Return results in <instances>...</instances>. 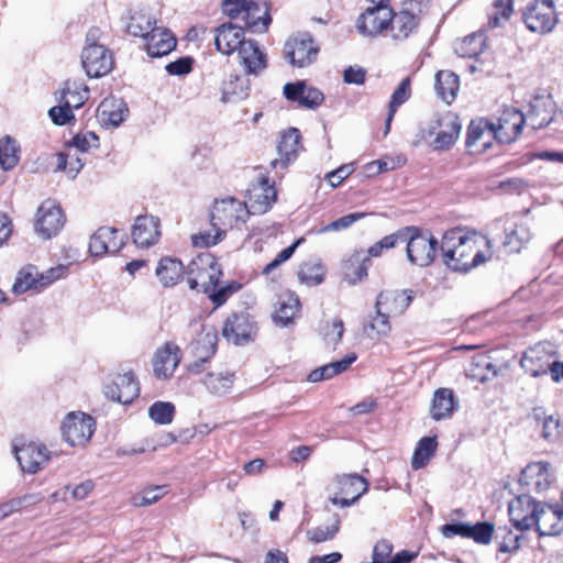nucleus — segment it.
I'll use <instances>...</instances> for the list:
<instances>
[{
	"label": "nucleus",
	"instance_id": "1",
	"mask_svg": "<svg viewBox=\"0 0 563 563\" xmlns=\"http://www.w3.org/2000/svg\"><path fill=\"white\" fill-rule=\"evenodd\" d=\"M440 247L444 265L457 273H467L493 256L490 241L486 236L462 228L446 231Z\"/></svg>",
	"mask_w": 563,
	"mask_h": 563
},
{
	"label": "nucleus",
	"instance_id": "2",
	"mask_svg": "<svg viewBox=\"0 0 563 563\" xmlns=\"http://www.w3.org/2000/svg\"><path fill=\"white\" fill-rule=\"evenodd\" d=\"M222 9L230 19L242 20L253 33L265 32L272 21L265 0H223Z\"/></svg>",
	"mask_w": 563,
	"mask_h": 563
},
{
	"label": "nucleus",
	"instance_id": "3",
	"mask_svg": "<svg viewBox=\"0 0 563 563\" xmlns=\"http://www.w3.org/2000/svg\"><path fill=\"white\" fill-rule=\"evenodd\" d=\"M102 32L92 27L86 35V45L81 53V64L86 74L91 78L108 75L113 68V56L104 44L100 43Z\"/></svg>",
	"mask_w": 563,
	"mask_h": 563
},
{
	"label": "nucleus",
	"instance_id": "4",
	"mask_svg": "<svg viewBox=\"0 0 563 563\" xmlns=\"http://www.w3.org/2000/svg\"><path fill=\"white\" fill-rule=\"evenodd\" d=\"M431 0H404L399 12L390 9L387 31L394 40L407 38L418 26L420 19L428 13Z\"/></svg>",
	"mask_w": 563,
	"mask_h": 563
},
{
	"label": "nucleus",
	"instance_id": "5",
	"mask_svg": "<svg viewBox=\"0 0 563 563\" xmlns=\"http://www.w3.org/2000/svg\"><path fill=\"white\" fill-rule=\"evenodd\" d=\"M368 482L358 474L336 475L327 486L329 501L341 508L355 504L368 490Z\"/></svg>",
	"mask_w": 563,
	"mask_h": 563
},
{
	"label": "nucleus",
	"instance_id": "6",
	"mask_svg": "<svg viewBox=\"0 0 563 563\" xmlns=\"http://www.w3.org/2000/svg\"><path fill=\"white\" fill-rule=\"evenodd\" d=\"M400 231H409L400 238V242H406L407 257L409 262L419 267L431 265L435 258L439 242L428 232H422L415 227H407Z\"/></svg>",
	"mask_w": 563,
	"mask_h": 563
},
{
	"label": "nucleus",
	"instance_id": "7",
	"mask_svg": "<svg viewBox=\"0 0 563 563\" xmlns=\"http://www.w3.org/2000/svg\"><path fill=\"white\" fill-rule=\"evenodd\" d=\"M185 275L190 289L200 286L205 292H209L218 286L222 273L210 253H201L190 261Z\"/></svg>",
	"mask_w": 563,
	"mask_h": 563
},
{
	"label": "nucleus",
	"instance_id": "8",
	"mask_svg": "<svg viewBox=\"0 0 563 563\" xmlns=\"http://www.w3.org/2000/svg\"><path fill=\"white\" fill-rule=\"evenodd\" d=\"M189 327L195 331L198 329L200 331L191 343L192 353L197 360L189 364L188 369L192 374H200L203 371V365L217 351L218 334L213 327L200 324L197 320H192Z\"/></svg>",
	"mask_w": 563,
	"mask_h": 563
},
{
	"label": "nucleus",
	"instance_id": "9",
	"mask_svg": "<svg viewBox=\"0 0 563 563\" xmlns=\"http://www.w3.org/2000/svg\"><path fill=\"white\" fill-rule=\"evenodd\" d=\"M249 213L247 206L235 198L216 200L210 214L211 227L227 234L229 229L244 223Z\"/></svg>",
	"mask_w": 563,
	"mask_h": 563
},
{
	"label": "nucleus",
	"instance_id": "10",
	"mask_svg": "<svg viewBox=\"0 0 563 563\" xmlns=\"http://www.w3.org/2000/svg\"><path fill=\"white\" fill-rule=\"evenodd\" d=\"M95 429V419L82 411L68 412L60 427L63 440L71 446L85 445L91 439Z\"/></svg>",
	"mask_w": 563,
	"mask_h": 563
},
{
	"label": "nucleus",
	"instance_id": "11",
	"mask_svg": "<svg viewBox=\"0 0 563 563\" xmlns=\"http://www.w3.org/2000/svg\"><path fill=\"white\" fill-rule=\"evenodd\" d=\"M522 19L530 31L540 34L551 32L559 21L552 0L531 2L523 11Z\"/></svg>",
	"mask_w": 563,
	"mask_h": 563
},
{
	"label": "nucleus",
	"instance_id": "12",
	"mask_svg": "<svg viewBox=\"0 0 563 563\" xmlns=\"http://www.w3.org/2000/svg\"><path fill=\"white\" fill-rule=\"evenodd\" d=\"M554 358V346L550 342H540L523 353L520 366L531 376L539 377L549 373Z\"/></svg>",
	"mask_w": 563,
	"mask_h": 563
},
{
	"label": "nucleus",
	"instance_id": "13",
	"mask_svg": "<svg viewBox=\"0 0 563 563\" xmlns=\"http://www.w3.org/2000/svg\"><path fill=\"white\" fill-rule=\"evenodd\" d=\"M499 142L496 124L487 119L472 120L467 128L466 147L472 154H481Z\"/></svg>",
	"mask_w": 563,
	"mask_h": 563
},
{
	"label": "nucleus",
	"instance_id": "14",
	"mask_svg": "<svg viewBox=\"0 0 563 563\" xmlns=\"http://www.w3.org/2000/svg\"><path fill=\"white\" fill-rule=\"evenodd\" d=\"M460 132L461 124L449 115L431 122L429 128L422 131L426 140L434 136L430 144L435 151L449 150L457 140Z\"/></svg>",
	"mask_w": 563,
	"mask_h": 563
},
{
	"label": "nucleus",
	"instance_id": "15",
	"mask_svg": "<svg viewBox=\"0 0 563 563\" xmlns=\"http://www.w3.org/2000/svg\"><path fill=\"white\" fill-rule=\"evenodd\" d=\"M256 323L249 313H232L222 328L223 338L235 345H243L254 340Z\"/></svg>",
	"mask_w": 563,
	"mask_h": 563
},
{
	"label": "nucleus",
	"instance_id": "16",
	"mask_svg": "<svg viewBox=\"0 0 563 563\" xmlns=\"http://www.w3.org/2000/svg\"><path fill=\"white\" fill-rule=\"evenodd\" d=\"M65 216L55 201H44L36 211L35 232L47 240L56 235L64 227Z\"/></svg>",
	"mask_w": 563,
	"mask_h": 563
},
{
	"label": "nucleus",
	"instance_id": "17",
	"mask_svg": "<svg viewBox=\"0 0 563 563\" xmlns=\"http://www.w3.org/2000/svg\"><path fill=\"white\" fill-rule=\"evenodd\" d=\"M319 48L308 33L298 34L285 44V57L294 66L306 67L316 60Z\"/></svg>",
	"mask_w": 563,
	"mask_h": 563
},
{
	"label": "nucleus",
	"instance_id": "18",
	"mask_svg": "<svg viewBox=\"0 0 563 563\" xmlns=\"http://www.w3.org/2000/svg\"><path fill=\"white\" fill-rule=\"evenodd\" d=\"M104 396L123 405L131 404L140 394L139 383L133 373L117 375L103 386Z\"/></svg>",
	"mask_w": 563,
	"mask_h": 563
},
{
	"label": "nucleus",
	"instance_id": "19",
	"mask_svg": "<svg viewBox=\"0 0 563 563\" xmlns=\"http://www.w3.org/2000/svg\"><path fill=\"white\" fill-rule=\"evenodd\" d=\"M389 20L388 5L369 7L358 16L356 27L362 35L372 37L387 32Z\"/></svg>",
	"mask_w": 563,
	"mask_h": 563
},
{
	"label": "nucleus",
	"instance_id": "20",
	"mask_svg": "<svg viewBox=\"0 0 563 563\" xmlns=\"http://www.w3.org/2000/svg\"><path fill=\"white\" fill-rule=\"evenodd\" d=\"M540 504L523 495L512 499L508 506L510 521L520 531L529 530L534 525Z\"/></svg>",
	"mask_w": 563,
	"mask_h": 563
},
{
	"label": "nucleus",
	"instance_id": "21",
	"mask_svg": "<svg viewBox=\"0 0 563 563\" xmlns=\"http://www.w3.org/2000/svg\"><path fill=\"white\" fill-rule=\"evenodd\" d=\"M181 360V352L179 346L174 342H166L154 354L153 371L157 378H170L179 362Z\"/></svg>",
	"mask_w": 563,
	"mask_h": 563
},
{
	"label": "nucleus",
	"instance_id": "22",
	"mask_svg": "<svg viewBox=\"0 0 563 563\" xmlns=\"http://www.w3.org/2000/svg\"><path fill=\"white\" fill-rule=\"evenodd\" d=\"M16 460L23 472L34 474L44 467L51 459L48 449L41 443L30 442L15 448Z\"/></svg>",
	"mask_w": 563,
	"mask_h": 563
},
{
	"label": "nucleus",
	"instance_id": "23",
	"mask_svg": "<svg viewBox=\"0 0 563 563\" xmlns=\"http://www.w3.org/2000/svg\"><path fill=\"white\" fill-rule=\"evenodd\" d=\"M133 242L142 249L155 245L161 239V221L151 214L139 216L132 229Z\"/></svg>",
	"mask_w": 563,
	"mask_h": 563
},
{
	"label": "nucleus",
	"instance_id": "24",
	"mask_svg": "<svg viewBox=\"0 0 563 563\" xmlns=\"http://www.w3.org/2000/svg\"><path fill=\"white\" fill-rule=\"evenodd\" d=\"M553 476L550 472V463L533 462L528 464L520 475L521 485L527 486L531 492L543 493L551 486Z\"/></svg>",
	"mask_w": 563,
	"mask_h": 563
},
{
	"label": "nucleus",
	"instance_id": "25",
	"mask_svg": "<svg viewBox=\"0 0 563 563\" xmlns=\"http://www.w3.org/2000/svg\"><path fill=\"white\" fill-rule=\"evenodd\" d=\"M540 536H558L563 531V509L560 506L540 504L534 525Z\"/></svg>",
	"mask_w": 563,
	"mask_h": 563
},
{
	"label": "nucleus",
	"instance_id": "26",
	"mask_svg": "<svg viewBox=\"0 0 563 563\" xmlns=\"http://www.w3.org/2000/svg\"><path fill=\"white\" fill-rule=\"evenodd\" d=\"M284 95L289 101L297 102L300 107L314 109L319 107L324 97L323 93L303 81L288 82L284 86Z\"/></svg>",
	"mask_w": 563,
	"mask_h": 563
},
{
	"label": "nucleus",
	"instance_id": "27",
	"mask_svg": "<svg viewBox=\"0 0 563 563\" xmlns=\"http://www.w3.org/2000/svg\"><path fill=\"white\" fill-rule=\"evenodd\" d=\"M239 64L245 69L246 76L260 75L267 67L266 54L253 40H247L236 52Z\"/></svg>",
	"mask_w": 563,
	"mask_h": 563
},
{
	"label": "nucleus",
	"instance_id": "28",
	"mask_svg": "<svg viewBox=\"0 0 563 563\" xmlns=\"http://www.w3.org/2000/svg\"><path fill=\"white\" fill-rule=\"evenodd\" d=\"M413 299L411 290H383L378 294L375 309H382L390 317L405 312Z\"/></svg>",
	"mask_w": 563,
	"mask_h": 563
},
{
	"label": "nucleus",
	"instance_id": "29",
	"mask_svg": "<svg viewBox=\"0 0 563 563\" xmlns=\"http://www.w3.org/2000/svg\"><path fill=\"white\" fill-rule=\"evenodd\" d=\"M244 38V30L232 23L222 24L216 30L214 44L217 49L224 54L230 55L238 52L242 44L246 43Z\"/></svg>",
	"mask_w": 563,
	"mask_h": 563
},
{
	"label": "nucleus",
	"instance_id": "30",
	"mask_svg": "<svg viewBox=\"0 0 563 563\" xmlns=\"http://www.w3.org/2000/svg\"><path fill=\"white\" fill-rule=\"evenodd\" d=\"M523 123L525 117L518 109H505L501 117L495 122L499 142L510 143L516 140L521 132Z\"/></svg>",
	"mask_w": 563,
	"mask_h": 563
},
{
	"label": "nucleus",
	"instance_id": "31",
	"mask_svg": "<svg viewBox=\"0 0 563 563\" xmlns=\"http://www.w3.org/2000/svg\"><path fill=\"white\" fill-rule=\"evenodd\" d=\"M300 142V132L296 128L288 129L280 137L277 145L278 158L271 162L273 168L285 169L297 156Z\"/></svg>",
	"mask_w": 563,
	"mask_h": 563
},
{
	"label": "nucleus",
	"instance_id": "32",
	"mask_svg": "<svg viewBox=\"0 0 563 563\" xmlns=\"http://www.w3.org/2000/svg\"><path fill=\"white\" fill-rule=\"evenodd\" d=\"M251 82L246 75L230 74L221 86V101L234 103L246 99L250 95Z\"/></svg>",
	"mask_w": 563,
	"mask_h": 563
},
{
	"label": "nucleus",
	"instance_id": "33",
	"mask_svg": "<svg viewBox=\"0 0 563 563\" xmlns=\"http://www.w3.org/2000/svg\"><path fill=\"white\" fill-rule=\"evenodd\" d=\"M118 231L113 228H99L90 238L89 251L93 256H100L106 253L119 252L123 245L122 241L117 239Z\"/></svg>",
	"mask_w": 563,
	"mask_h": 563
},
{
	"label": "nucleus",
	"instance_id": "34",
	"mask_svg": "<svg viewBox=\"0 0 563 563\" xmlns=\"http://www.w3.org/2000/svg\"><path fill=\"white\" fill-rule=\"evenodd\" d=\"M145 48L151 57H161L169 54L177 44L176 37L165 27L156 26L145 40Z\"/></svg>",
	"mask_w": 563,
	"mask_h": 563
},
{
	"label": "nucleus",
	"instance_id": "35",
	"mask_svg": "<svg viewBox=\"0 0 563 563\" xmlns=\"http://www.w3.org/2000/svg\"><path fill=\"white\" fill-rule=\"evenodd\" d=\"M155 275L165 288L177 285L185 275V266L175 257H162L156 266Z\"/></svg>",
	"mask_w": 563,
	"mask_h": 563
},
{
	"label": "nucleus",
	"instance_id": "36",
	"mask_svg": "<svg viewBox=\"0 0 563 563\" xmlns=\"http://www.w3.org/2000/svg\"><path fill=\"white\" fill-rule=\"evenodd\" d=\"M300 309V301L295 292L287 291L278 296L276 301L274 321L280 327H287L292 323Z\"/></svg>",
	"mask_w": 563,
	"mask_h": 563
},
{
	"label": "nucleus",
	"instance_id": "37",
	"mask_svg": "<svg viewBox=\"0 0 563 563\" xmlns=\"http://www.w3.org/2000/svg\"><path fill=\"white\" fill-rule=\"evenodd\" d=\"M277 192L275 188L263 179L250 192L249 203L253 213H265L276 200Z\"/></svg>",
	"mask_w": 563,
	"mask_h": 563
},
{
	"label": "nucleus",
	"instance_id": "38",
	"mask_svg": "<svg viewBox=\"0 0 563 563\" xmlns=\"http://www.w3.org/2000/svg\"><path fill=\"white\" fill-rule=\"evenodd\" d=\"M88 98L89 89L84 82L68 79L60 90L59 102L73 109H79Z\"/></svg>",
	"mask_w": 563,
	"mask_h": 563
},
{
	"label": "nucleus",
	"instance_id": "39",
	"mask_svg": "<svg viewBox=\"0 0 563 563\" xmlns=\"http://www.w3.org/2000/svg\"><path fill=\"white\" fill-rule=\"evenodd\" d=\"M369 258L362 251H355L343 264L344 277L350 284H356L367 276Z\"/></svg>",
	"mask_w": 563,
	"mask_h": 563
},
{
	"label": "nucleus",
	"instance_id": "40",
	"mask_svg": "<svg viewBox=\"0 0 563 563\" xmlns=\"http://www.w3.org/2000/svg\"><path fill=\"white\" fill-rule=\"evenodd\" d=\"M460 89L459 76L450 70H440L435 75V91L440 99L450 104Z\"/></svg>",
	"mask_w": 563,
	"mask_h": 563
},
{
	"label": "nucleus",
	"instance_id": "41",
	"mask_svg": "<svg viewBox=\"0 0 563 563\" xmlns=\"http://www.w3.org/2000/svg\"><path fill=\"white\" fill-rule=\"evenodd\" d=\"M454 405L453 390L449 388H440L435 390L430 409L431 417L434 420L449 418L453 412Z\"/></svg>",
	"mask_w": 563,
	"mask_h": 563
},
{
	"label": "nucleus",
	"instance_id": "42",
	"mask_svg": "<svg viewBox=\"0 0 563 563\" xmlns=\"http://www.w3.org/2000/svg\"><path fill=\"white\" fill-rule=\"evenodd\" d=\"M99 111L107 125L118 128L125 120L128 108L121 100L106 99L100 103Z\"/></svg>",
	"mask_w": 563,
	"mask_h": 563
},
{
	"label": "nucleus",
	"instance_id": "43",
	"mask_svg": "<svg viewBox=\"0 0 563 563\" xmlns=\"http://www.w3.org/2000/svg\"><path fill=\"white\" fill-rule=\"evenodd\" d=\"M486 45L485 35L473 33L454 43V52L461 57L473 58L483 53Z\"/></svg>",
	"mask_w": 563,
	"mask_h": 563
},
{
	"label": "nucleus",
	"instance_id": "44",
	"mask_svg": "<svg viewBox=\"0 0 563 563\" xmlns=\"http://www.w3.org/2000/svg\"><path fill=\"white\" fill-rule=\"evenodd\" d=\"M202 383L212 395L223 396L227 395L233 386L234 373L210 372L205 376Z\"/></svg>",
	"mask_w": 563,
	"mask_h": 563
},
{
	"label": "nucleus",
	"instance_id": "45",
	"mask_svg": "<svg viewBox=\"0 0 563 563\" xmlns=\"http://www.w3.org/2000/svg\"><path fill=\"white\" fill-rule=\"evenodd\" d=\"M390 316L375 309V316L369 317V320L364 324V333L372 340L387 336L391 331Z\"/></svg>",
	"mask_w": 563,
	"mask_h": 563
},
{
	"label": "nucleus",
	"instance_id": "46",
	"mask_svg": "<svg viewBox=\"0 0 563 563\" xmlns=\"http://www.w3.org/2000/svg\"><path fill=\"white\" fill-rule=\"evenodd\" d=\"M85 165L81 154L66 145L65 151L57 154L56 170H64L70 178H75Z\"/></svg>",
	"mask_w": 563,
	"mask_h": 563
},
{
	"label": "nucleus",
	"instance_id": "47",
	"mask_svg": "<svg viewBox=\"0 0 563 563\" xmlns=\"http://www.w3.org/2000/svg\"><path fill=\"white\" fill-rule=\"evenodd\" d=\"M20 146L15 139L5 135L0 140V165L2 169H12L20 159Z\"/></svg>",
	"mask_w": 563,
	"mask_h": 563
},
{
	"label": "nucleus",
	"instance_id": "48",
	"mask_svg": "<svg viewBox=\"0 0 563 563\" xmlns=\"http://www.w3.org/2000/svg\"><path fill=\"white\" fill-rule=\"evenodd\" d=\"M325 268L320 261L310 260L300 266L298 271L299 280L308 286H317L324 279Z\"/></svg>",
	"mask_w": 563,
	"mask_h": 563
},
{
	"label": "nucleus",
	"instance_id": "49",
	"mask_svg": "<svg viewBox=\"0 0 563 563\" xmlns=\"http://www.w3.org/2000/svg\"><path fill=\"white\" fill-rule=\"evenodd\" d=\"M437 450V439L435 437H426L422 438L413 452L411 459V466L413 470H419L426 466L429 460L433 456Z\"/></svg>",
	"mask_w": 563,
	"mask_h": 563
},
{
	"label": "nucleus",
	"instance_id": "50",
	"mask_svg": "<svg viewBox=\"0 0 563 563\" xmlns=\"http://www.w3.org/2000/svg\"><path fill=\"white\" fill-rule=\"evenodd\" d=\"M410 97V80L409 78H404L398 87L391 95L390 102L388 106V115L386 119V128L385 134L388 133L390 123L394 119L395 113L397 112L398 107L405 103Z\"/></svg>",
	"mask_w": 563,
	"mask_h": 563
},
{
	"label": "nucleus",
	"instance_id": "51",
	"mask_svg": "<svg viewBox=\"0 0 563 563\" xmlns=\"http://www.w3.org/2000/svg\"><path fill=\"white\" fill-rule=\"evenodd\" d=\"M154 29H156V21L142 13L131 15L126 25V32L130 35L143 37L144 40L148 37L150 33H152V30Z\"/></svg>",
	"mask_w": 563,
	"mask_h": 563
},
{
	"label": "nucleus",
	"instance_id": "52",
	"mask_svg": "<svg viewBox=\"0 0 563 563\" xmlns=\"http://www.w3.org/2000/svg\"><path fill=\"white\" fill-rule=\"evenodd\" d=\"M341 520L338 514L332 515L329 525H321L307 531V537L311 542L321 543L332 540L340 530Z\"/></svg>",
	"mask_w": 563,
	"mask_h": 563
},
{
	"label": "nucleus",
	"instance_id": "53",
	"mask_svg": "<svg viewBox=\"0 0 563 563\" xmlns=\"http://www.w3.org/2000/svg\"><path fill=\"white\" fill-rule=\"evenodd\" d=\"M40 287V273L35 267H27L20 271L12 286V291L16 295L24 294L29 289Z\"/></svg>",
	"mask_w": 563,
	"mask_h": 563
},
{
	"label": "nucleus",
	"instance_id": "54",
	"mask_svg": "<svg viewBox=\"0 0 563 563\" xmlns=\"http://www.w3.org/2000/svg\"><path fill=\"white\" fill-rule=\"evenodd\" d=\"M148 416L157 424H169L175 416V406L169 401H155L148 408Z\"/></svg>",
	"mask_w": 563,
	"mask_h": 563
},
{
	"label": "nucleus",
	"instance_id": "55",
	"mask_svg": "<svg viewBox=\"0 0 563 563\" xmlns=\"http://www.w3.org/2000/svg\"><path fill=\"white\" fill-rule=\"evenodd\" d=\"M520 536L515 534L507 526L497 529L496 539L499 540V552H515L520 547Z\"/></svg>",
	"mask_w": 563,
	"mask_h": 563
},
{
	"label": "nucleus",
	"instance_id": "56",
	"mask_svg": "<svg viewBox=\"0 0 563 563\" xmlns=\"http://www.w3.org/2000/svg\"><path fill=\"white\" fill-rule=\"evenodd\" d=\"M529 240V232L523 227H517L506 234L504 245L508 249L509 252L516 253L521 250V247Z\"/></svg>",
	"mask_w": 563,
	"mask_h": 563
},
{
	"label": "nucleus",
	"instance_id": "57",
	"mask_svg": "<svg viewBox=\"0 0 563 563\" xmlns=\"http://www.w3.org/2000/svg\"><path fill=\"white\" fill-rule=\"evenodd\" d=\"M494 533V525L488 522H477L468 527L467 539H473L479 544H488Z\"/></svg>",
	"mask_w": 563,
	"mask_h": 563
},
{
	"label": "nucleus",
	"instance_id": "58",
	"mask_svg": "<svg viewBox=\"0 0 563 563\" xmlns=\"http://www.w3.org/2000/svg\"><path fill=\"white\" fill-rule=\"evenodd\" d=\"M495 12L489 15L488 24L492 27L500 25V19L508 20L512 13L514 0H494Z\"/></svg>",
	"mask_w": 563,
	"mask_h": 563
},
{
	"label": "nucleus",
	"instance_id": "59",
	"mask_svg": "<svg viewBox=\"0 0 563 563\" xmlns=\"http://www.w3.org/2000/svg\"><path fill=\"white\" fill-rule=\"evenodd\" d=\"M409 231H398L394 234L384 236L380 241L376 242L367 250V257H378L383 253L384 250H389L395 247L399 242L400 238L405 236Z\"/></svg>",
	"mask_w": 563,
	"mask_h": 563
},
{
	"label": "nucleus",
	"instance_id": "60",
	"mask_svg": "<svg viewBox=\"0 0 563 563\" xmlns=\"http://www.w3.org/2000/svg\"><path fill=\"white\" fill-rule=\"evenodd\" d=\"M67 145L84 154L90 148L99 146V137L93 132H86L75 135Z\"/></svg>",
	"mask_w": 563,
	"mask_h": 563
},
{
	"label": "nucleus",
	"instance_id": "61",
	"mask_svg": "<svg viewBox=\"0 0 563 563\" xmlns=\"http://www.w3.org/2000/svg\"><path fill=\"white\" fill-rule=\"evenodd\" d=\"M212 231L213 233L211 231H200L196 234H192L191 241L194 246L210 247L218 244L220 241L224 239L225 234L222 231L213 228Z\"/></svg>",
	"mask_w": 563,
	"mask_h": 563
},
{
	"label": "nucleus",
	"instance_id": "62",
	"mask_svg": "<svg viewBox=\"0 0 563 563\" xmlns=\"http://www.w3.org/2000/svg\"><path fill=\"white\" fill-rule=\"evenodd\" d=\"M366 216L364 212H354L346 216L341 217L340 219L332 221L331 223L322 227L318 230L319 234L327 233L330 231H341L350 228L357 220L363 219Z\"/></svg>",
	"mask_w": 563,
	"mask_h": 563
},
{
	"label": "nucleus",
	"instance_id": "63",
	"mask_svg": "<svg viewBox=\"0 0 563 563\" xmlns=\"http://www.w3.org/2000/svg\"><path fill=\"white\" fill-rule=\"evenodd\" d=\"M164 486H155L147 488L141 495L133 497V505L137 507H145L155 504L165 495Z\"/></svg>",
	"mask_w": 563,
	"mask_h": 563
},
{
	"label": "nucleus",
	"instance_id": "64",
	"mask_svg": "<svg viewBox=\"0 0 563 563\" xmlns=\"http://www.w3.org/2000/svg\"><path fill=\"white\" fill-rule=\"evenodd\" d=\"M393 550L394 547L388 540L382 539L377 541L373 549L372 562L389 563L391 561Z\"/></svg>",
	"mask_w": 563,
	"mask_h": 563
}]
</instances>
